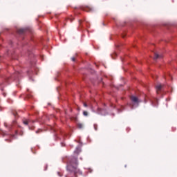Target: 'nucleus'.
Returning a JSON list of instances; mask_svg holds the SVG:
<instances>
[{
    "mask_svg": "<svg viewBox=\"0 0 177 177\" xmlns=\"http://www.w3.org/2000/svg\"><path fill=\"white\" fill-rule=\"evenodd\" d=\"M67 169L69 171L66 177H77V174H80L78 169V160L75 157H71L67 162Z\"/></svg>",
    "mask_w": 177,
    "mask_h": 177,
    "instance_id": "obj_1",
    "label": "nucleus"
},
{
    "mask_svg": "<svg viewBox=\"0 0 177 177\" xmlns=\"http://www.w3.org/2000/svg\"><path fill=\"white\" fill-rule=\"evenodd\" d=\"M97 113V114H100L101 115H106V111L104 109L98 108Z\"/></svg>",
    "mask_w": 177,
    "mask_h": 177,
    "instance_id": "obj_2",
    "label": "nucleus"
},
{
    "mask_svg": "<svg viewBox=\"0 0 177 177\" xmlns=\"http://www.w3.org/2000/svg\"><path fill=\"white\" fill-rule=\"evenodd\" d=\"M131 102H133V103H136V104H139V103H140V101L136 96L132 95L131 97Z\"/></svg>",
    "mask_w": 177,
    "mask_h": 177,
    "instance_id": "obj_3",
    "label": "nucleus"
},
{
    "mask_svg": "<svg viewBox=\"0 0 177 177\" xmlns=\"http://www.w3.org/2000/svg\"><path fill=\"white\" fill-rule=\"evenodd\" d=\"M22 122H23V124H24V125H28V124H30V122H34V120H30L28 119L24 118L22 120Z\"/></svg>",
    "mask_w": 177,
    "mask_h": 177,
    "instance_id": "obj_4",
    "label": "nucleus"
},
{
    "mask_svg": "<svg viewBox=\"0 0 177 177\" xmlns=\"http://www.w3.org/2000/svg\"><path fill=\"white\" fill-rule=\"evenodd\" d=\"M83 10H85L86 12H93V8L86 6L83 8Z\"/></svg>",
    "mask_w": 177,
    "mask_h": 177,
    "instance_id": "obj_5",
    "label": "nucleus"
},
{
    "mask_svg": "<svg viewBox=\"0 0 177 177\" xmlns=\"http://www.w3.org/2000/svg\"><path fill=\"white\" fill-rule=\"evenodd\" d=\"M156 89L157 93H158L160 92V91H161V89H162V85H161V84L156 85Z\"/></svg>",
    "mask_w": 177,
    "mask_h": 177,
    "instance_id": "obj_6",
    "label": "nucleus"
},
{
    "mask_svg": "<svg viewBox=\"0 0 177 177\" xmlns=\"http://www.w3.org/2000/svg\"><path fill=\"white\" fill-rule=\"evenodd\" d=\"M18 34H24L26 32V29L21 28L17 30Z\"/></svg>",
    "mask_w": 177,
    "mask_h": 177,
    "instance_id": "obj_7",
    "label": "nucleus"
},
{
    "mask_svg": "<svg viewBox=\"0 0 177 177\" xmlns=\"http://www.w3.org/2000/svg\"><path fill=\"white\" fill-rule=\"evenodd\" d=\"M154 60H157V59H160V57H162V56H161V55H159L158 54H157V53H154Z\"/></svg>",
    "mask_w": 177,
    "mask_h": 177,
    "instance_id": "obj_8",
    "label": "nucleus"
},
{
    "mask_svg": "<svg viewBox=\"0 0 177 177\" xmlns=\"http://www.w3.org/2000/svg\"><path fill=\"white\" fill-rule=\"evenodd\" d=\"M77 128H79V129H82V128H84V124L82 123H77Z\"/></svg>",
    "mask_w": 177,
    "mask_h": 177,
    "instance_id": "obj_9",
    "label": "nucleus"
},
{
    "mask_svg": "<svg viewBox=\"0 0 177 177\" xmlns=\"http://www.w3.org/2000/svg\"><path fill=\"white\" fill-rule=\"evenodd\" d=\"M83 115H84V117H88V115H89V113H88V111H83Z\"/></svg>",
    "mask_w": 177,
    "mask_h": 177,
    "instance_id": "obj_10",
    "label": "nucleus"
},
{
    "mask_svg": "<svg viewBox=\"0 0 177 177\" xmlns=\"http://www.w3.org/2000/svg\"><path fill=\"white\" fill-rule=\"evenodd\" d=\"M94 129L95 131H97V124H94Z\"/></svg>",
    "mask_w": 177,
    "mask_h": 177,
    "instance_id": "obj_11",
    "label": "nucleus"
},
{
    "mask_svg": "<svg viewBox=\"0 0 177 177\" xmlns=\"http://www.w3.org/2000/svg\"><path fill=\"white\" fill-rule=\"evenodd\" d=\"M83 106H84V107H88V104L86 102H84L83 104Z\"/></svg>",
    "mask_w": 177,
    "mask_h": 177,
    "instance_id": "obj_12",
    "label": "nucleus"
},
{
    "mask_svg": "<svg viewBox=\"0 0 177 177\" xmlns=\"http://www.w3.org/2000/svg\"><path fill=\"white\" fill-rule=\"evenodd\" d=\"M82 23V20H79V24H80V26L81 27V24Z\"/></svg>",
    "mask_w": 177,
    "mask_h": 177,
    "instance_id": "obj_13",
    "label": "nucleus"
},
{
    "mask_svg": "<svg viewBox=\"0 0 177 177\" xmlns=\"http://www.w3.org/2000/svg\"><path fill=\"white\" fill-rule=\"evenodd\" d=\"M71 60H72V62H75V57H72V58H71Z\"/></svg>",
    "mask_w": 177,
    "mask_h": 177,
    "instance_id": "obj_14",
    "label": "nucleus"
},
{
    "mask_svg": "<svg viewBox=\"0 0 177 177\" xmlns=\"http://www.w3.org/2000/svg\"><path fill=\"white\" fill-rule=\"evenodd\" d=\"M13 115H14L15 117H16V116L17 115V113L15 112V113H13Z\"/></svg>",
    "mask_w": 177,
    "mask_h": 177,
    "instance_id": "obj_15",
    "label": "nucleus"
},
{
    "mask_svg": "<svg viewBox=\"0 0 177 177\" xmlns=\"http://www.w3.org/2000/svg\"><path fill=\"white\" fill-rule=\"evenodd\" d=\"M68 20H69V21H71V22H73V19H69Z\"/></svg>",
    "mask_w": 177,
    "mask_h": 177,
    "instance_id": "obj_16",
    "label": "nucleus"
},
{
    "mask_svg": "<svg viewBox=\"0 0 177 177\" xmlns=\"http://www.w3.org/2000/svg\"><path fill=\"white\" fill-rule=\"evenodd\" d=\"M39 132V131H36V133H38Z\"/></svg>",
    "mask_w": 177,
    "mask_h": 177,
    "instance_id": "obj_17",
    "label": "nucleus"
},
{
    "mask_svg": "<svg viewBox=\"0 0 177 177\" xmlns=\"http://www.w3.org/2000/svg\"><path fill=\"white\" fill-rule=\"evenodd\" d=\"M75 120H77V118H75Z\"/></svg>",
    "mask_w": 177,
    "mask_h": 177,
    "instance_id": "obj_18",
    "label": "nucleus"
},
{
    "mask_svg": "<svg viewBox=\"0 0 177 177\" xmlns=\"http://www.w3.org/2000/svg\"><path fill=\"white\" fill-rule=\"evenodd\" d=\"M28 97H30L28 95Z\"/></svg>",
    "mask_w": 177,
    "mask_h": 177,
    "instance_id": "obj_19",
    "label": "nucleus"
}]
</instances>
